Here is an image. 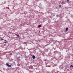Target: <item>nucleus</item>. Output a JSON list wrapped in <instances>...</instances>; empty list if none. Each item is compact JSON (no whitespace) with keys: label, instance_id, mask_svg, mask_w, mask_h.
I'll list each match as a JSON object with an SVG mask.
<instances>
[{"label":"nucleus","instance_id":"obj_1","mask_svg":"<svg viewBox=\"0 0 73 73\" xmlns=\"http://www.w3.org/2000/svg\"><path fill=\"white\" fill-rule=\"evenodd\" d=\"M35 58H36L35 56L34 55H33V59H35Z\"/></svg>","mask_w":73,"mask_h":73},{"label":"nucleus","instance_id":"obj_2","mask_svg":"<svg viewBox=\"0 0 73 73\" xmlns=\"http://www.w3.org/2000/svg\"><path fill=\"white\" fill-rule=\"evenodd\" d=\"M68 31V27H66V31Z\"/></svg>","mask_w":73,"mask_h":73},{"label":"nucleus","instance_id":"obj_3","mask_svg":"<svg viewBox=\"0 0 73 73\" xmlns=\"http://www.w3.org/2000/svg\"><path fill=\"white\" fill-rule=\"evenodd\" d=\"M41 27V25H38V28H40Z\"/></svg>","mask_w":73,"mask_h":73},{"label":"nucleus","instance_id":"obj_4","mask_svg":"<svg viewBox=\"0 0 73 73\" xmlns=\"http://www.w3.org/2000/svg\"><path fill=\"white\" fill-rule=\"evenodd\" d=\"M15 35H16V36H17V37H19V35H18L15 34Z\"/></svg>","mask_w":73,"mask_h":73},{"label":"nucleus","instance_id":"obj_5","mask_svg":"<svg viewBox=\"0 0 73 73\" xmlns=\"http://www.w3.org/2000/svg\"><path fill=\"white\" fill-rule=\"evenodd\" d=\"M8 66L9 67H11L12 66H11V65H9Z\"/></svg>","mask_w":73,"mask_h":73},{"label":"nucleus","instance_id":"obj_6","mask_svg":"<svg viewBox=\"0 0 73 73\" xmlns=\"http://www.w3.org/2000/svg\"><path fill=\"white\" fill-rule=\"evenodd\" d=\"M6 65H7V66H8V65H9V64H8V63H7Z\"/></svg>","mask_w":73,"mask_h":73},{"label":"nucleus","instance_id":"obj_7","mask_svg":"<svg viewBox=\"0 0 73 73\" xmlns=\"http://www.w3.org/2000/svg\"><path fill=\"white\" fill-rule=\"evenodd\" d=\"M70 67H73V66L72 65H71L70 66Z\"/></svg>","mask_w":73,"mask_h":73},{"label":"nucleus","instance_id":"obj_8","mask_svg":"<svg viewBox=\"0 0 73 73\" xmlns=\"http://www.w3.org/2000/svg\"><path fill=\"white\" fill-rule=\"evenodd\" d=\"M59 7H60V8H61V5H60L59 6Z\"/></svg>","mask_w":73,"mask_h":73},{"label":"nucleus","instance_id":"obj_9","mask_svg":"<svg viewBox=\"0 0 73 73\" xmlns=\"http://www.w3.org/2000/svg\"><path fill=\"white\" fill-rule=\"evenodd\" d=\"M67 1L68 2H69V1H69V0H67Z\"/></svg>","mask_w":73,"mask_h":73},{"label":"nucleus","instance_id":"obj_10","mask_svg":"<svg viewBox=\"0 0 73 73\" xmlns=\"http://www.w3.org/2000/svg\"><path fill=\"white\" fill-rule=\"evenodd\" d=\"M1 41H3V40H4V39H3V38H1Z\"/></svg>","mask_w":73,"mask_h":73},{"label":"nucleus","instance_id":"obj_11","mask_svg":"<svg viewBox=\"0 0 73 73\" xmlns=\"http://www.w3.org/2000/svg\"><path fill=\"white\" fill-rule=\"evenodd\" d=\"M4 43H5V44H6V43H7V42H4Z\"/></svg>","mask_w":73,"mask_h":73},{"label":"nucleus","instance_id":"obj_12","mask_svg":"<svg viewBox=\"0 0 73 73\" xmlns=\"http://www.w3.org/2000/svg\"><path fill=\"white\" fill-rule=\"evenodd\" d=\"M19 58H20V57H19Z\"/></svg>","mask_w":73,"mask_h":73},{"label":"nucleus","instance_id":"obj_13","mask_svg":"<svg viewBox=\"0 0 73 73\" xmlns=\"http://www.w3.org/2000/svg\"><path fill=\"white\" fill-rule=\"evenodd\" d=\"M5 41H7V40H5Z\"/></svg>","mask_w":73,"mask_h":73}]
</instances>
